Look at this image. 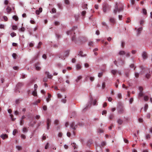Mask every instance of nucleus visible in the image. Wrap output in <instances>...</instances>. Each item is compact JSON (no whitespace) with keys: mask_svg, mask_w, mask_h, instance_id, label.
<instances>
[{"mask_svg":"<svg viewBox=\"0 0 152 152\" xmlns=\"http://www.w3.org/2000/svg\"><path fill=\"white\" fill-rule=\"evenodd\" d=\"M143 93H142V92H140L139 94V96L140 97H142L143 96Z\"/></svg>","mask_w":152,"mask_h":152,"instance_id":"3c124183","label":"nucleus"},{"mask_svg":"<svg viewBox=\"0 0 152 152\" xmlns=\"http://www.w3.org/2000/svg\"><path fill=\"white\" fill-rule=\"evenodd\" d=\"M105 87V83L104 82L102 84V89H104Z\"/></svg>","mask_w":152,"mask_h":152,"instance_id":"c03bdc74","label":"nucleus"},{"mask_svg":"<svg viewBox=\"0 0 152 152\" xmlns=\"http://www.w3.org/2000/svg\"><path fill=\"white\" fill-rule=\"evenodd\" d=\"M142 12L143 14L145 15H147V11L145 9H142Z\"/></svg>","mask_w":152,"mask_h":152,"instance_id":"cd10ccee","label":"nucleus"},{"mask_svg":"<svg viewBox=\"0 0 152 152\" xmlns=\"http://www.w3.org/2000/svg\"><path fill=\"white\" fill-rule=\"evenodd\" d=\"M16 148L19 151L21 150L22 149V148L21 146H16Z\"/></svg>","mask_w":152,"mask_h":152,"instance_id":"7c9ffc66","label":"nucleus"},{"mask_svg":"<svg viewBox=\"0 0 152 152\" xmlns=\"http://www.w3.org/2000/svg\"><path fill=\"white\" fill-rule=\"evenodd\" d=\"M148 105L147 104H145V106L144 109L145 111H146L147 109L148 108Z\"/></svg>","mask_w":152,"mask_h":152,"instance_id":"4d7b16f0","label":"nucleus"},{"mask_svg":"<svg viewBox=\"0 0 152 152\" xmlns=\"http://www.w3.org/2000/svg\"><path fill=\"white\" fill-rule=\"evenodd\" d=\"M51 120L50 119H47V129H49V126L51 124Z\"/></svg>","mask_w":152,"mask_h":152,"instance_id":"20e7f679","label":"nucleus"},{"mask_svg":"<svg viewBox=\"0 0 152 152\" xmlns=\"http://www.w3.org/2000/svg\"><path fill=\"white\" fill-rule=\"evenodd\" d=\"M64 2L65 4H70L69 0H64Z\"/></svg>","mask_w":152,"mask_h":152,"instance_id":"58836bf2","label":"nucleus"},{"mask_svg":"<svg viewBox=\"0 0 152 152\" xmlns=\"http://www.w3.org/2000/svg\"><path fill=\"white\" fill-rule=\"evenodd\" d=\"M10 117H11V119H12V121H15V119H16V118H13V115L11 114V115H10Z\"/></svg>","mask_w":152,"mask_h":152,"instance_id":"f704fd0d","label":"nucleus"},{"mask_svg":"<svg viewBox=\"0 0 152 152\" xmlns=\"http://www.w3.org/2000/svg\"><path fill=\"white\" fill-rule=\"evenodd\" d=\"M56 12V9L54 8H53L52 9L51 13H55Z\"/></svg>","mask_w":152,"mask_h":152,"instance_id":"c9c22d12","label":"nucleus"},{"mask_svg":"<svg viewBox=\"0 0 152 152\" xmlns=\"http://www.w3.org/2000/svg\"><path fill=\"white\" fill-rule=\"evenodd\" d=\"M13 19L15 20L16 21L18 20V18L17 16L16 15H14L12 17Z\"/></svg>","mask_w":152,"mask_h":152,"instance_id":"4be33fe9","label":"nucleus"},{"mask_svg":"<svg viewBox=\"0 0 152 152\" xmlns=\"http://www.w3.org/2000/svg\"><path fill=\"white\" fill-rule=\"evenodd\" d=\"M17 132V131L16 129H14L13 132V135H15L16 134Z\"/></svg>","mask_w":152,"mask_h":152,"instance_id":"49530a36","label":"nucleus"},{"mask_svg":"<svg viewBox=\"0 0 152 152\" xmlns=\"http://www.w3.org/2000/svg\"><path fill=\"white\" fill-rule=\"evenodd\" d=\"M118 12H120L121 11H123L124 8V5L122 4L119 3L118 4Z\"/></svg>","mask_w":152,"mask_h":152,"instance_id":"7ed1b4c3","label":"nucleus"},{"mask_svg":"<svg viewBox=\"0 0 152 152\" xmlns=\"http://www.w3.org/2000/svg\"><path fill=\"white\" fill-rule=\"evenodd\" d=\"M119 83V80L118 79H117V82L115 83V87L118 88V84Z\"/></svg>","mask_w":152,"mask_h":152,"instance_id":"a878e982","label":"nucleus"},{"mask_svg":"<svg viewBox=\"0 0 152 152\" xmlns=\"http://www.w3.org/2000/svg\"><path fill=\"white\" fill-rule=\"evenodd\" d=\"M106 145V143L105 142H103L101 143V145L102 146H104L105 145Z\"/></svg>","mask_w":152,"mask_h":152,"instance_id":"338daca9","label":"nucleus"},{"mask_svg":"<svg viewBox=\"0 0 152 152\" xmlns=\"http://www.w3.org/2000/svg\"><path fill=\"white\" fill-rule=\"evenodd\" d=\"M114 115L113 114H110L109 116V118L110 120H111L114 118Z\"/></svg>","mask_w":152,"mask_h":152,"instance_id":"5701e85b","label":"nucleus"},{"mask_svg":"<svg viewBox=\"0 0 152 152\" xmlns=\"http://www.w3.org/2000/svg\"><path fill=\"white\" fill-rule=\"evenodd\" d=\"M139 90L140 92H142L143 90V88L142 87L140 86L139 87Z\"/></svg>","mask_w":152,"mask_h":152,"instance_id":"052dcab7","label":"nucleus"},{"mask_svg":"<svg viewBox=\"0 0 152 152\" xmlns=\"http://www.w3.org/2000/svg\"><path fill=\"white\" fill-rule=\"evenodd\" d=\"M81 68V66L79 64H77L76 65V69H77V70H79Z\"/></svg>","mask_w":152,"mask_h":152,"instance_id":"6ab92c4d","label":"nucleus"},{"mask_svg":"<svg viewBox=\"0 0 152 152\" xmlns=\"http://www.w3.org/2000/svg\"><path fill=\"white\" fill-rule=\"evenodd\" d=\"M87 4H85L84 3H83L82 4V7L83 9H87L88 8L87 7Z\"/></svg>","mask_w":152,"mask_h":152,"instance_id":"f3484780","label":"nucleus"},{"mask_svg":"<svg viewBox=\"0 0 152 152\" xmlns=\"http://www.w3.org/2000/svg\"><path fill=\"white\" fill-rule=\"evenodd\" d=\"M32 95L34 96H36L37 95V92H36V90H34L32 93Z\"/></svg>","mask_w":152,"mask_h":152,"instance_id":"c756f323","label":"nucleus"},{"mask_svg":"<svg viewBox=\"0 0 152 152\" xmlns=\"http://www.w3.org/2000/svg\"><path fill=\"white\" fill-rule=\"evenodd\" d=\"M142 56L144 59L147 58H148V55L147 53L146 52H144L142 53Z\"/></svg>","mask_w":152,"mask_h":152,"instance_id":"423d86ee","label":"nucleus"},{"mask_svg":"<svg viewBox=\"0 0 152 152\" xmlns=\"http://www.w3.org/2000/svg\"><path fill=\"white\" fill-rule=\"evenodd\" d=\"M6 10L8 13H10L11 12L12 9L10 7L7 6L6 8Z\"/></svg>","mask_w":152,"mask_h":152,"instance_id":"9b49d317","label":"nucleus"},{"mask_svg":"<svg viewBox=\"0 0 152 152\" xmlns=\"http://www.w3.org/2000/svg\"><path fill=\"white\" fill-rule=\"evenodd\" d=\"M23 131L24 133L27 132H28V129L26 127H24L23 129Z\"/></svg>","mask_w":152,"mask_h":152,"instance_id":"bb28decb","label":"nucleus"},{"mask_svg":"<svg viewBox=\"0 0 152 152\" xmlns=\"http://www.w3.org/2000/svg\"><path fill=\"white\" fill-rule=\"evenodd\" d=\"M73 32V30L69 31H67L66 32V33L68 35H71L72 34V33Z\"/></svg>","mask_w":152,"mask_h":152,"instance_id":"b1692460","label":"nucleus"},{"mask_svg":"<svg viewBox=\"0 0 152 152\" xmlns=\"http://www.w3.org/2000/svg\"><path fill=\"white\" fill-rule=\"evenodd\" d=\"M82 78L81 76H78L77 79L76 80V81L77 82L79 80H80Z\"/></svg>","mask_w":152,"mask_h":152,"instance_id":"c85d7f7f","label":"nucleus"},{"mask_svg":"<svg viewBox=\"0 0 152 152\" xmlns=\"http://www.w3.org/2000/svg\"><path fill=\"white\" fill-rule=\"evenodd\" d=\"M142 29V27H140L138 28L137 29L138 31V34H140V33H141V31Z\"/></svg>","mask_w":152,"mask_h":152,"instance_id":"393cba45","label":"nucleus"},{"mask_svg":"<svg viewBox=\"0 0 152 152\" xmlns=\"http://www.w3.org/2000/svg\"><path fill=\"white\" fill-rule=\"evenodd\" d=\"M12 29L13 30H16L17 29V27L16 26L13 25L12 26Z\"/></svg>","mask_w":152,"mask_h":152,"instance_id":"473e14b6","label":"nucleus"},{"mask_svg":"<svg viewBox=\"0 0 152 152\" xmlns=\"http://www.w3.org/2000/svg\"><path fill=\"white\" fill-rule=\"evenodd\" d=\"M23 85V83H19L16 85V88L18 89H19L21 87H22Z\"/></svg>","mask_w":152,"mask_h":152,"instance_id":"0eeeda50","label":"nucleus"},{"mask_svg":"<svg viewBox=\"0 0 152 152\" xmlns=\"http://www.w3.org/2000/svg\"><path fill=\"white\" fill-rule=\"evenodd\" d=\"M117 72V70H112L111 71V73L114 75L116 74Z\"/></svg>","mask_w":152,"mask_h":152,"instance_id":"aec40b11","label":"nucleus"},{"mask_svg":"<svg viewBox=\"0 0 152 152\" xmlns=\"http://www.w3.org/2000/svg\"><path fill=\"white\" fill-rule=\"evenodd\" d=\"M118 5L117 4H116L115 6V8L114 10V12L115 14H116L117 12L118 11Z\"/></svg>","mask_w":152,"mask_h":152,"instance_id":"6e6552de","label":"nucleus"},{"mask_svg":"<svg viewBox=\"0 0 152 152\" xmlns=\"http://www.w3.org/2000/svg\"><path fill=\"white\" fill-rule=\"evenodd\" d=\"M39 53H38L37 55V56H36L34 57V59H37V58L39 56Z\"/></svg>","mask_w":152,"mask_h":152,"instance_id":"bf43d9fd","label":"nucleus"},{"mask_svg":"<svg viewBox=\"0 0 152 152\" xmlns=\"http://www.w3.org/2000/svg\"><path fill=\"white\" fill-rule=\"evenodd\" d=\"M49 144L48 142L47 143V144H46L45 147V149H47L48 148L49 146Z\"/></svg>","mask_w":152,"mask_h":152,"instance_id":"680f3d73","label":"nucleus"},{"mask_svg":"<svg viewBox=\"0 0 152 152\" xmlns=\"http://www.w3.org/2000/svg\"><path fill=\"white\" fill-rule=\"evenodd\" d=\"M144 100L145 101H147L148 99V97L147 96H144Z\"/></svg>","mask_w":152,"mask_h":152,"instance_id":"8fccbe9b","label":"nucleus"},{"mask_svg":"<svg viewBox=\"0 0 152 152\" xmlns=\"http://www.w3.org/2000/svg\"><path fill=\"white\" fill-rule=\"evenodd\" d=\"M10 35L12 37H13L15 36L16 35V34L14 32L10 34Z\"/></svg>","mask_w":152,"mask_h":152,"instance_id":"2f4dec72","label":"nucleus"},{"mask_svg":"<svg viewBox=\"0 0 152 152\" xmlns=\"http://www.w3.org/2000/svg\"><path fill=\"white\" fill-rule=\"evenodd\" d=\"M3 19H4V20L5 21H7L8 20L7 18L5 16H3Z\"/></svg>","mask_w":152,"mask_h":152,"instance_id":"864d4df0","label":"nucleus"},{"mask_svg":"<svg viewBox=\"0 0 152 152\" xmlns=\"http://www.w3.org/2000/svg\"><path fill=\"white\" fill-rule=\"evenodd\" d=\"M125 43L124 42L122 41L121 42V46L122 48H124V46Z\"/></svg>","mask_w":152,"mask_h":152,"instance_id":"e2e57ef3","label":"nucleus"},{"mask_svg":"<svg viewBox=\"0 0 152 152\" xmlns=\"http://www.w3.org/2000/svg\"><path fill=\"white\" fill-rule=\"evenodd\" d=\"M43 108L44 110H46L47 109V107L46 105H44L43 107Z\"/></svg>","mask_w":152,"mask_h":152,"instance_id":"69168bd1","label":"nucleus"},{"mask_svg":"<svg viewBox=\"0 0 152 152\" xmlns=\"http://www.w3.org/2000/svg\"><path fill=\"white\" fill-rule=\"evenodd\" d=\"M0 137L1 138H2L3 140H4L6 138H7L8 137V136L7 134H1L0 136Z\"/></svg>","mask_w":152,"mask_h":152,"instance_id":"1a4fd4ad","label":"nucleus"},{"mask_svg":"<svg viewBox=\"0 0 152 152\" xmlns=\"http://www.w3.org/2000/svg\"><path fill=\"white\" fill-rule=\"evenodd\" d=\"M69 51L67 50L65 51L62 55H59L58 57L63 59H65V58L68 56L69 55Z\"/></svg>","mask_w":152,"mask_h":152,"instance_id":"f257e3e1","label":"nucleus"},{"mask_svg":"<svg viewBox=\"0 0 152 152\" xmlns=\"http://www.w3.org/2000/svg\"><path fill=\"white\" fill-rule=\"evenodd\" d=\"M59 123V121L58 120H56L55 121H54V124L56 125H57Z\"/></svg>","mask_w":152,"mask_h":152,"instance_id":"37998d69","label":"nucleus"},{"mask_svg":"<svg viewBox=\"0 0 152 152\" xmlns=\"http://www.w3.org/2000/svg\"><path fill=\"white\" fill-rule=\"evenodd\" d=\"M40 102V100H38L36 102H35L34 103V104H37L38 103H39Z\"/></svg>","mask_w":152,"mask_h":152,"instance_id":"5fc2aeb1","label":"nucleus"},{"mask_svg":"<svg viewBox=\"0 0 152 152\" xmlns=\"http://www.w3.org/2000/svg\"><path fill=\"white\" fill-rule=\"evenodd\" d=\"M98 132L99 133H103L104 132V131L102 129H99L98 130Z\"/></svg>","mask_w":152,"mask_h":152,"instance_id":"e433bc0d","label":"nucleus"},{"mask_svg":"<svg viewBox=\"0 0 152 152\" xmlns=\"http://www.w3.org/2000/svg\"><path fill=\"white\" fill-rule=\"evenodd\" d=\"M110 7L107 4L104 3L103 4V12L105 13L107 11L110 10Z\"/></svg>","mask_w":152,"mask_h":152,"instance_id":"f03ea898","label":"nucleus"},{"mask_svg":"<svg viewBox=\"0 0 152 152\" xmlns=\"http://www.w3.org/2000/svg\"><path fill=\"white\" fill-rule=\"evenodd\" d=\"M123 122V121L121 119H118L117 120L118 123L120 125H121Z\"/></svg>","mask_w":152,"mask_h":152,"instance_id":"2eb2a0df","label":"nucleus"},{"mask_svg":"<svg viewBox=\"0 0 152 152\" xmlns=\"http://www.w3.org/2000/svg\"><path fill=\"white\" fill-rule=\"evenodd\" d=\"M23 122H24V120H23L21 119L20 122V125H23Z\"/></svg>","mask_w":152,"mask_h":152,"instance_id":"603ef678","label":"nucleus"},{"mask_svg":"<svg viewBox=\"0 0 152 152\" xmlns=\"http://www.w3.org/2000/svg\"><path fill=\"white\" fill-rule=\"evenodd\" d=\"M110 22L113 23H114L115 22V19L113 18H110Z\"/></svg>","mask_w":152,"mask_h":152,"instance_id":"412c9836","label":"nucleus"},{"mask_svg":"<svg viewBox=\"0 0 152 152\" xmlns=\"http://www.w3.org/2000/svg\"><path fill=\"white\" fill-rule=\"evenodd\" d=\"M46 75L50 79H52L53 77V75L49 74V72H45Z\"/></svg>","mask_w":152,"mask_h":152,"instance_id":"f8f14e48","label":"nucleus"},{"mask_svg":"<svg viewBox=\"0 0 152 152\" xmlns=\"http://www.w3.org/2000/svg\"><path fill=\"white\" fill-rule=\"evenodd\" d=\"M39 63H37L35 64V67L36 70H40L41 69V67L39 66Z\"/></svg>","mask_w":152,"mask_h":152,"instance_id":"9d476101","label":"nucleus"},{"mask_svg":"<svg viewBox=\"0 0 152 152\" xmlns=\"http://www.w3.org/2000/svg\"><path fill=\"white\" fill-rule=\"evenodd\" d=\"M151 137V136L149 134H147L146 135V138L147 139H149Z\"/></svg>","mask_w":152,"mask_h":152,"instance_id":"72a5a7b5","label":"nucleus"},{"mask_svg":"<svg viewBox=\"0 0 152 152\" xmlns=\"http://www.w3.org/2000/svg\"><path fill=\"white\" fill-rule=\"evenodd\" d=\"M124 109L123 108H121L119 109L118 111V113L119 114H121L124 113Z\"/></svg>","mask_w":152,"mask_h":152,"instance_id":"4468645a","label":"nucleus"},{"mask_svg":"<svg viewBox=\"0 0 152 152\" xmlns=\"http://www.w3.org/2000/svg\"><path fill=\"white\" fill-rule=\"evenodd\" d=\"M86 13V12L85 11H83L81 13V15L82 16H84Z\"/></svg>","mask_w":152,"mask_h":152,"instance_id":"09e8293b","label":"nucleus"},{"mask_svg":"<svg viewBox=\"0 0 152 152\" xmlns=\"http://www.w3.org/2000/svg\"><path fill=\"white\" fill-rule=\"evenodd\" d=\"M139 75V74L137 72L135 73V76L136 77H138Z\"/></svg>","mask_w":152,"mask_h":152,"instance_id":"a19ab883","label":"nucleus"},{"mask_svg":"<svg viewBox=\"0 0 152 152\" xmlns=\"http://www.w3.org/2000/svg\"><path fill=\"white\" fill-rule=\"evenodd\" d=\"M19 30L21 31L24 32L25 31V28L24 27H22L20 28L19 29Z\"/></svg>","mask_w":152,"mask_h":152,"instance_id":"4c0bfd02","label":"nucleus"},{"mask_svg":"<svg viewBox=\"0 0 152 152\" xmlns=\"http://www.w3.org/2000/svg\"><path fill=\"white\" fill-rule=\"evenodd\" d=\"M150 76V75L149 74H147L145 75V77L147 79H148Z\"/></svg>","mask_w":152,"mask_h":152,"instance_id":"0e129e2a","label":"nucleus"},{"mask_svg":"<svg viewBox=\"0 0 152 152\" xmlns=\"http://www.w3.org/2000/svg\"><path fill=\"white\" fill-rule=\"evenodd\" d=\"M102 75H103V73L102 72L99 73L98 74V76L99 77H100L102 76Z\"/></svg>","mask_w":152,"mask_h":152,"instance_id":"13d9d810","label":"nucleus"},{"mask_svg":"<svg viewBox=\"0 0 152 152\" xmlns=\"http://www.w3.org/2000/svg\"><path fill=\"white\" fill-rule=\"evenodd\" d=\"M17 55L15 53H13L12 55V56L14 59H15L16 58Z\"/></svg>","mask_w":152,"mask_h":152,"instance_id":"de8ad7c7","label":"nucleus"},{"mask_svg":"<svg viewBox=\"0 0 152 152\" xmlns=\"http://www.w3.org/2000/svg\"><path fill=\"white\" fill-rule=\"evenodd\" d=\"M21 137L22 138L25 139L26 138V136L24 134H22L21 135Z\"/></svg>","mask_w":152,"mask_h":152,"instance_id":"a18cd8bd","label":"nucleus"},{"mask_svg":"<svg viewBox=\"0 0 152 152\" xmlns=\"http://www.w3.org/2000/svg\"><path fill=\"white\" fill-rule=\"evenodd\" d=\"M126 53L123 50H121L119 51L118 54L120 55H122L125 54Z\"/></svg>","mask_w":152,"mask_h":152,"instance_id":"dca6fc26","label":"nucleus"},{"mask_svg":"<svg viewBox=\"0 0 152 152\" xmlns=\"http://www.w3.org/2000/svg\"><path fill=\"white\" fill-rule=\"evenodd\" d=\"M48 98L46 99V101L47 102H48L50 101L51 97V95L49 93L48 94Z\"/></svg>","mask_w":152,"mask_h":152,"instance_id":"a211bd4d","label":"nucleus"},{"mask_svg":"<svg viewBox=\"0 0 152 152\" xmlns=\"http://www.w3.org/2000/svg\"><path fill=\"white\" fill-rule=\"evenodd\" d=\"M57 6L60 9H62V4H61L58 3L57 4Z\"/></svg>","mask_w":152,"mask_h":152,"instance_id":"ea45409f","label":"nucleus"},{"mask_svg":"<svg viewBox=\"0 0 152 152\" xmlns=\"http://www.w3.org/2000/svg\"><path fill=\"white\" fill-rule=\"evenodd\" d=\"M90 80H91V81H93L94 80V77H90Z\"/></svg>","mask_w":152,"mask_h":152,"instance_id":"6e6d98bb","label":"nucleus"},{"mask_svg":"<svg viewBox=\"0 0 152 152\" xmlns=\"http://www.w3.org/2000/svg\"><path fill=\"white\" fill-rule=\"evenodd\" d=\"M70 127L72 128L74 130H75L77 128V125H75V123L74 122H72L70 125Z\"/></svg>","mask_w":152,"mask_h":152,"instance_id":"39448f33","label":"nucleus"},{"mask_svg":"<svg viewBox=\"0 0 152 152\" xmlns=\"http://www.w3.org/2000/svg\"><path fill=\"white\" fill-rule=\"evenodd\" d=\"M42 8L40 7L39 8V10H37L36 11V13L37 15H38L40 13L42 12Z\"/></svg>","mask_w":152,"mask_h":152,"instance_id":"ddd939ff","label":"nucleus"},{"mask_svg":"<svg viewBox=\"0 0 152 152\" xmlns=\"http://www.w3.org/2000/svg\"><path fill=\"white\" fill-rule=\"evenodd\" d=\"M42 43L41 42H39L38 44V45L37 47V48L38 49L39 48H40L41 45H42Z\"/></svg>","mask_w":152,"mask_h":152,"instance_id":"79ce46f5","label":"nucleus"},{"mask_svg":"<svg viewBox=\"0 0 152 152\" xmlns=\"http://www.w3.org/2000/svg\"><path fill=\"white\" fill-rule=\"evenodd\" d=\"M84 66L86 68L88 67L89 66V64L88 63H87L85 64Z\"/></svg>","mask_w":152,"mask_h":152,"instance_id":"774afa93","label":"nucleus"}]
</instances>
